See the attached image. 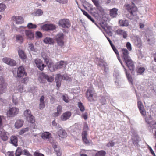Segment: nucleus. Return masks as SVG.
Here are the masks:
<instances>
[{
	"instance_id": "obj_4",
	"label": "nucleus",
	"mask_w": 156,
	"mask_h": 156,
	"mask_svg": "<svg viewBox=\"0 0 156 156\" xmlns=\"http://www.w3.org/2000/svg\"><path fill=\"white\" fill-rule=\"evenodd\" d=\"M41 56L44 60V62L48 66L50 70L51 71H53V63L52 60L49 58V57L46 55L44 53H42Z\"/></svg>"
},
{
	"instance_id": "obj_9",
	"label": "nucleus",
	"mask_w": 156,
	"mask_h": 156,
	"mask_svg": "<svg viewBox=\"0 0 156 156\" xmlns=\"http://www.w3.org/2000/svg\"><path fill=\"white\" fill-rule=\"evenodd\" d=\"M64 35L62 33H59L56 36V40L58 44L61 47L64 44Z\"/></svg>"
},
{
	"instance_id": "obj_3",
	"label": "nucleus",
	"mask_w": 156,
	"mask_h": 156,
	"mask_svg": "<svg viewBox=\"0 0 156 156\" xmlns=\"http://www.w3.org/2000/svg\"><path fill=\"white\" fill-rule=\"evenodd\" d=\"M24 115L26 117L27 120L29 122L33 124L32 128L34 129L35 128L36 125L34 123L35 122L34 117L31 114L30 110L27 109L24 112Z\"/></svg>"
},
{
	"instance_id": "obj_37",
	"label": "nucleus",
	"mask_w": 156,
	"mask_h": 156,
	"mask_svg": "<svg viewBox=\"0 0 156 156\" xmlns=\"http://www.w3.org/2000/svg\"><path fill=\"white\" fill-rule=\"evenodd\" d=\"M43 41L46 44H53L54 43V40L51 38L46 37L43 40Z\"/></svg>"
},
{
	"instance_id": "obj_48",
	"label": "nucleus",
	"mask_w": 156,
	"mask_h": 156,
	"mask_svg": "<svg viewBox=\"0 0 156 156\" xmlns=\"http://www.w3.org/2000/svg\"><path fill=\"white\" fill-rule=\"evenodd\" d=\"M26 27L24 26H20V27L17 28L16 30L19 32L21 33L23 31H25L24 29Z\"/></svg>"
},
{
	"instance_id": "obj_42",
	"label": "nucleus",
	"mask_w": 156,
	"mask_h": 156,
	"mask_svg": "<svg viewBox=\"0 0 156 156\" xmlns=\"http://www.w3.org/2000/svg\"><path fill=\"white\" fill-rule=\"evenodd\" d=\"M112 49L114 51V52L116 54L117 56L118 57V58L119 57V51H118L117 49L116 48L115 46L113 45V44H111V45Z\"/></svg>"
},
{
	"instance_id": "obj_40",
	"label": "nucleus",
	"mask_w": 156,
	"mask_h": 156,
	"mask_svg": "<svg viewBox=\"0 0 156 156\" xmlns=\"http://www.w3.org/2000/svg\"><path fill=\"white\" fill-rule=\"evenodd\" d=\"M135 44L136 46L138 48H140L142 46V43L140 38H138L135 41Z\"/></svg>"
},
{
	"instance_id": "obj_55",
	"label": "nucleus",
	"mask_w": 156,
	"mask_h": 156,
	"mask_svg": "<svg viewBox=\"0 0 156 156\" xmlns=\"http://www.w3.org/2000/svg\"><path fill=\"white\" fill-rule=\"evenodd\" d=\"M29 47L31 51H35V50L34 48V45L32 43H30L29 44Z\"/></svg>"
},
{
	"instance_id": "obj_11",
	"label": "nucleus",
	"mask_w": 156,
	"mask_h": 156,
	"mask_svg": "<svg viewBox=\"0 0 156 156\" xmlns=\"http://www.w3.org/2000/svg\"><path fill=\"white\" fill-rule=\"evenodd\" d=\"M2 61L3 62L11 66H15L16 64L15 60L9 58H4L2 59Z\"/></svg>"
},
{
	"instance_id": "obj_18",
	"label": "nucleus",
	"mask_w": 156,
	"mask_h": 156,
	"mask_svg": "<svg viewBox=\"0 0 156 156\" xmlns=\"http://www.w3.org/2000/svg\"><path fill=\"white\" fill-rule=\"evenodd\" d=\"M63 77L60 74L56 75L55 77V80L56 83V86L58 88L61 86V82L62 80Z\"/></svg>"
},
{
	"instance_id": "obj_64",
	"label": "nucleus",
	"mask_w": 156,
	"mask_h": 156,
	"mask_svg": "<svg viewBox=\"0 0 156 156\" xmlns=\"http://www.w3.org/2000/svg\"><path fill=\"white\" fill-rule=\"evenodd\" d=\"M151 55L154 58V62H156V52L155 53H152Z\"/></svg>"
},
{
	"instance_id": "obj_38",
	"label": "nucleus",
	"mask_w": 156,
	"mask_h": 156,
	"mask_svg": "<svg viewBox=\"0 0 156 156\" xmlns=\"http://www.w3.org/2000/svg\"><path fill=\"white\" fill-rule=\"evenodd\" d=\"M125 69V73L126 74V77L128 79V80L129 82H130L132 84H133V81L132 77L130 75V74L128 73H127V70L126 69Z\"/></svg>"
},
{
	"instance_id": "obj_2",
	"label": "nucleus",
	"mask_w": 156,
	"mask_h": 156,
	"mask_svg": "<svg viewBox=\"0 0 156 156\" xmlns=\"http://www.w3.org/2000/svg\"><path fill=\"white\" fill-rule=\"evenodd\" d=\"M89 130V128L87 124L86 123H85L84 124L81 136L83 142L86 144H89L90 143V140L87 137V132Z\"/></svg>"
},
{
	"instance_id": "obj_17",
	"label": "nucleus",
	"mask_w": 156,
	"mask_h": 156,
	"mask_svg": "<svg viewBox=\"0 0 156 156\" xmlns=\"http://www.w3.org/2000/svg\"><path fill=\"white\" fill-rule=\"evenodd\" d=\"M42 29L44 30H55L56 27L55 25L52 24H46L43 25L42 27Z\"/></svg>"
},
{
	"instance_id": "obj_20",
	"label": "nucleus",
	"mask_w": 156,
	"mask_h": 156,
	"mask_svg": "<svg viewBox=\"0 0 156 156\" xmlns=\"http://www.w3.org/2000/svg\"><path fill=\"white\" fill-rule=\"evenodd\" d=\"M71 115L70 112H66L63 113L61 116V119L62 121H66L68 119Z\"/></svg>"
},
{
	"instance_id": "obj_39",
	"label": "nucleus",
	"mask_w": 156,
	"mask_h": 156,
	"mask_svg": "<svg viewBox=\"0 0 156 156\" xmlns=\"http://www.w3.org/2000/svg\"><path fill=\"white\" fill-rule=\"evenodd\" d=\"M77 105L80 108V110L82 112H83L85 110L84 106L83 104L80 102L78 103Z\"/></svg>"
},
{
	"instance_id": "obj_41",
	"label": "nucleus",
	"mask_w": 156,
	"mask_h": 156,
	"mask_svg": "<svg viewBox=\"0 0 156 156\" xmlns=\"http://www.w3.org/2000/svg\"><path fill=\"white\" fill-rule=\"evenodd\" d=\"M22 150L20 147H18L17 149L16 152V156H20L22 153Z\"/></svg>"
},
{
	"instance_id": "obj_28",
	"label": "nucleus",
	"mask_w": 156,
	"mask_h": 156,
	"mask_svg": "<svg viewBox=\"0 0 156 156\" xmlns=\"http://www.w3.org/2000/svg\"><path fill=\"white\" fill-rule=\"evenodd\" d=\"M18 52L19 57L22 60H24L26 59V55L23 50L19 49L18 50Z\"/></svg>"
},
{
	"instance_id": "obj_51",
	"label": "nucleus",
	"mask_w": 156,
	"mask_h": 156,
	"mask_svg": "<svg viewBox=\"0 0 156 156\" xmlns=\"http://www.w3.org/2000/svg\"><path fill=\"white\" fill-rule=\"evenodd\" d=\"M23 154L27 156H32V155L30 154L29 152L27 149H24L23 151Z\"/></svg>"
},
{
	"instance_id": "obj_44",
	"label": "nucleus",
	"mask_w": 156,
	"mask_h": 156,
	"mask_svg": "<svg viewBox=\"0 0 156 156\" xmlns=\"http://www.w3.org/2000/svg\"><path fill=\"white\" fill-rule=\"evenodd\" d=\"M99 100L100 102L102 105H104L106 104V100L105 97L103 96H101Z\"/></svg>"
},
{
	"instance_id": "obj_16",
	"label": "nucleus",
	"mask_w": 156,
	"mask_h": 156,
	"mask_svg": "<svg viewBox=\"0 0 156 156\" xmlns=\"http://www.w3.org/2000/svg\"><path fill=\"white\" fill-rule=\"evenodd\" d=\"M145 121L149 125V126L152 128V129H156V122H155L153 124V126L152 125L151 123H153V121H152V117L150 116L148 118H146L145 119Z\"/></svg>"
},
{
	"instance_id": "obj_49",
	"label": "nucleus",
	"mask_w": 156,
	"mask_h": 156,
	"mask_svg": "<svg viewBox=\"0 0 156 156\" xmlns=\"http://www.w3.org/2000/svg\"><path fill=\"white\" fill-rule=\"evenodd\" d=\"M35 13L36 15L40 16L42 15L43 12L41 9H38L36 11Z\"/></svg>"
},
{
	"instance_id": "obj_58",
	"label": "nucleus",
	"mask_w": 156,
	"mask_h": 156,
	"mask_svg": "<svg viewBox=\"0 0 156 156\" xmlns=\"http://www.w3.org/2000/svg\"><path fill=\"white\" fill-rule=\"evenodd\" d=\"M57 2L62 4H66L67 3L68 0H56Z\"/></svg>"
},
{
	"instance_id": "obj_59",
	"label": "nucleus",
	"mask_w": 156,
	"mask_h": 156,
	"mask_svg": "<svg viewBox=\"0 0 156 156\" xmlns=\"http://www.w3.org/2000/svg\"><path fill=\"white\" fill-rule=\"evenodd\" d=\"M139 111L143 116H145L146 115V112L144 108L139 110Z\"/></svg>"
},
{
	"instance_id": "obj_25",
	"label": "nucleus",
	"mask_w": 156,
	"mask_h": 156,
	"mask_svg": "<svg viewBox=\"0 0 156 156\" xmlns=\"http://www.w3.org/2000/svg\"><path fill=\"white\" fill-rule=\"evenodd\" d=\"M40 78L41 80H42V78L45 79L49 82H51L54 80L52 76H48L43 73L41 74Z\"/></svg>"
},
{
	"instance_id": "obj_12",
	"label": "nucleus",
	"mask_w": 156,
	"mask_h": 156,
	"mask_svg": "<svg viewBox=\"0 0 156 156\" xmlns=\"http://www.w3.org/2000/svg\"><path fill=\"white\" fill-rule=\"evenodd\" d=\"M34 62L37 67L41 71L43 70L44 68L46 66L45 65L43 64L42 61L39 58L36 59Z\"/></svg>"
},
{
	"instance_id": "obj_46",
	"label": "nucleus",
	"mask_w": 156,
	"mask_h": 156,
	"mask_svg": "<svg viewBox=\"0 0 156 156\" xmlns=\"http://www.w3.org/2000/svg\"><path fill=\"white\" fill-rule=\"evenodd\" d=\"M145 70V69L144 67H140L137 70V72L138 73L141 74Z\"/></svg>"
},
{
	"instance_id": "obj_24",
	"label": "nucleus",
	"mask_w": 156,
	"mask_h": 156,
	"mask_svg": "<svg viewBox=\"0 0 156 156\" xmlns=\"http://www.w3.org/2000/svg\"><path fill=\"white\" fill-rule=\"evenodd\" d=\"M116 33L118 35H122L124 38H126L127 36V34L126 32L123 30L119 29L116 30Z\"/></svg>"
},
{
	"instance_id": "obj_53",
	"label": "nucleus",
	"mask_w": 156,
	"mask_h": 156,
	"mask_svg": "<svg viewBox=\"0 0 156 156\" xmlns=\"http://www.w3.org/2000/svg\"><path fill=\"white\" fill-rule=\"evenodd\" d=\"M126 47L127 49L129 51H131L132 50V47L131 44L129 42H128L126 43Z\"/></svg>"
},
{
	"instance_id": "obj_62",
	"label": "nucleus",
	"mask_w": 156,
	"mask_h": 156,
	"mask_svg": "<svg viewBox=\"0 0 156 156\" xmlns=\"http://www.w3.org/2000/svg\"><path fill=\"white\" fill-rule=\"evenodd\" d=\"M114 145V143L112 141L111 142H109L107 144V145L109 147V146L111 147H113Z\"/></svg>"
},
{
	"instance_id": "obj_47",
	"label": "nucleus",
	"mask_w": 156,
	"mask_h": 156,
	"mask_svg": "<svg viewBox=\"0 0 156 156\" xmlns=\"http://www.w3.org/2000/svg\"><path fill=\"white\" fill-rule=\"evenodd\" d=\"M137 106L139 110L144 108V106L142 102L140 101H138L137 102Z\"/></svg>"
},
{
	"instance_id": "obj_6",
	"label": "nucleus",
	"mask_w": 156,
	"mask_h": 156,
	"mask_svg": "<svg viewBox=\"0 0 156 156\" xmlns=\"http://www.w3.org/2000/svg\"><path fill=\"white\" fill-rule=\"evenodd\" d=\"M126 9L129 12L131 15L136 16L137 15V8L133 3L130 5L128 4L126 5Z\"/></svg>"
},
{
	"instance_id": "obj_35",
	"label": "nucleus",
	"mask_w": 156,
	"mask_h": 156,
	"mask_svg": "<svg viewBox=\"0 0 156 156\" xmlns=\"http://www.w3.org/2000/svg\"><path fill=\"white\" fill-rule=\"evenodd\" d=\"M81 11L82 12L83 14L87 17L90 20L94 23H95V21L94 19L92 18L91 16L87 13V12L84 10L81 9Z\"/></svg>"
},
{
	"instance_id": "obj_43",
	"label": "nucleus",
	"mask_w": 156,
	"mask_h": 156,
	"mask_svg": "<svg viewBox=\"0 0 156 156\" xmlns=\"http://www.w3.org/2000/svg\"><path fill=\"white\" fill-rule=\"evenodd\" d=\"M27 27L29 29H31L36 28L37 26L35 24H34L32 23H30L28 24Z\"/></svg>"
},
{
	"instance_id": "obj_10",
	"label": "nucleus",
	"mask_w": 156,
	"mask_h": 156,
	"mask_svg": "<svg viewBox=\"0 0 156 156\" xmlns=\"http://www.w3.org/2000/svg\"><path fill=\"white\" fill-rule=\"evenodd\" d=\"M68 63V62L67 61H64L62 60L60 61L57 62L56 64L54 65L53 67L54 69L53 71L62 68L64 66H66Z\"/></svg>"
},
{
	"instance_id": "obj_57",
	"label": "nucleus",
	"mask_w": 156,
	"mask_h": 156,
	"mask_svg": "<svg viewBox=\"0 0 156 156\" xmlns=\"http://www.w3.org/2000/svg\"><path fill=\"white\" fill-rule=\"evenodd\" d=\"M13 102L15 105H16L18 103V99L16 98H14L13 96L12 98Z\"/></svg>"
},
{
	"instance_id": "obj_7",
	"label": "nucleus",
	"mask_w": 156,
	"mask_h": 156,
	"mask_svg": "<svg viewBox=\"0 0 156 156\" xmlns=\"http://www.w3.org/2000/svg\"><path fill=\"white\" fill-rule=\"evenodd\" d=\"M7 84L2 77H0V94L5 92L7 90Z\"/></svg>"
},
{
	"instance_id": "obj_1",
	"label": "nucleus",
	"mask_w": 156,
	"mask_h": 156,
	"mask_svg": "<svg viewBox=\"0 0 156 156\" xmlns=\"http://www.w3.org/2000/svg\"><path fill=\"white\" fill-rule=\"evenodd\" d=\"M86 96L87 99L90 102L94 101L95 98L98 97L94 89L93 88L88 89L87 90Z\"/></svg>"
},
{
	"instance_id": "obj_33",
	"label": "nucleus",
	"mask_w": 156,
	"mask_h": 156,
	"mask_svg": "<svg viewBox=\"0 0 156 156\" xmlns=\"http://www.w3.org/2000/svg\"><path fill=\"white\" fill-rule=\"evenodd\" d=\"M16 41L19 43H22L24 41V38L23 36L21 35L18 34L16 36Z\"/></svg>"
},
{
	"instance_id": "obj_14",
	"label": "nucleus",
	"mask_w": 156,
	"mask_h": 156,
	"mask_svg": "<svg viewBox=\"0 0 156 156\" xmlns=\"http://www.w3.org/2000/svg\"><path fill=\"white\" fill-rule=\"evenodd\" d=\"M127 66L130 70L133 71L134 69V65L133 62L130 59L125 61Z\"/></svg>"
},
{
	"instance_id": "obj_23",
	"label": "nucleus",
	"mask_w": 156,
	"mask_h": 156,
	"mask_svg": "<svg viewBox=\"0 0 156 156\" xmlns=\"http://www.w3.org/2000/svg\"><path fill=\"white\" fill-rule=\"evenodd\" d=\"M12 18L13 20L16 21V24H21L24 22V19L21 16H13Z\"/></svg>"
},
{
	"instance_id": "obj_30",
	"label": "nucleus",
	"mask_w": 156,
	"mask_h": 156,
	"mask_svg": "<svg viewBox=\"0 0 156 156\" xmlns=\"http://www.w3.org/2000/svg\"><path fill=\"white\" fill-rule=\"evenodd\" d=\"M62 111V107L60 105L58 106L57 108V112L53 114V116L54 117L58 116L61 113Z\"/></svg>"
},
{
	"instance_id": "obj_60",
	"label": "nucleus",
	"mask_w": 156,
	"mask_h": 156,
	"mask_svg": "<svg viewBox=\"0 0 156 156\" xmlns=\"http://www.w3.org/2000/svg\"><path fill=\"white\" fill-rule=\"evenodd\" d=\"M36 36H38L39 38H40L42 36V34L40 32H36Z\"/></svg>"
},
{
	"instance_id": "obj_61",
	"label": "nucleus",
	"mask_w": 156,
	"mask_h": 156,
	"mask_svg": "<svg viewBox=\"0 0 156 156\" xmlns=\"http://www.w3.org/2000/svg\"><path fill=\"white\" fill-rule=\"evenodd\" d=\"M34 155V156H44L43 154L37 152H35Z\"/></svg>"
},
{
	"instance_id": "obj_21",
	"label": "nucleus",
	"mask_w": 156,
	"mask_h": 156,
	"mask_svg": "<svg viewBox=\"0 0 156 156\" xmlns=\"http://www.w3.org/2000/svg\"><path fill=\"white\" fill-rule=\"evenodd\" d=\"M57 134L59 137L62 138L66 137L67 135L65 130L62 128L58 131Z\"/></svg>"
},
{
	"instance_id": "obj_26",
	"label": "nucleus",
	"mask_w": 156,
	"mask_h": 156,
	"mask_svg": "<svg viewBox=\"0 0 156 156\" xmlns=\"http://www.w3.org/2000/svg\"><path fill=\"white\" fill-rule=\"evenodd\" d=\"M24 121L22 119H18L16 122L15 124V127L17 129H19L23 125Z\"/></svg>"
},
{
	"instance_id": "obj_45",
	"label": "nucleus",
	"mask_w": 156,
	"mask_h": 156,
	"mask_svg": "<svg viewBox=\"0 0 156 156\" xmlns=\"http://www.w3.org/2000/svg\"><path fill=\"white\" fill-rule=\"evenodd\" d=\"M29 128L28 127L22 129L19 132V134L22 135L28 131Z\"/></svg>"
},
{
	"instance_id": "obj_22",
	"label": "nucleus",
	"mask_w": 156,
	"mask_h": 156,
	"mask_svg": "<svg viewBox=\"0 0 156 156\" xmlns=\"http://www.w3.org/2000/svg\"><path fill=\"white\" fill-rule=\"evenodd\" d=\"M25 74V69L23 67L20 66L18 68L17 71V76L18 77H22Z\"/></svg>"
},
{
	"instance_id": "obj_63",
	"label": "nucleus",
	"mask_w": 156,
	"mask_h": 156,
	"mask_svg": "<svg viewBox=\"0 0 156 156\" xmlns=\"http://www.w3.org/2000/svg\"><path fill=\"white\" fill-rule=\"evenodd\" d=\"M149 149L150 151V152L151 153V154L154 156H156L155 153H154V151H153V150H152V148L151 147H149Z\"/></svg>"
},
{
	"instance_id": "obj_15",
	"label": "nucleus",
	"mask_w": 156,
	"mask_h": 156,
	"mask_svg": "<svg viewBox=\"0 0 156 156\" xmlns=\"http://www.w3.org/2000/svg\"><path fill=\"white\" fill-rule=\"evenodd\" d=\"M1 133H0V137L2 140L4 141H6L8 139V133L4 130L2 129H0Z\"/></svg>"
},
{
	"instance_id": "obj_29",
	"label": "nucleus",
	"mask_w": 156,
	"mask_h": 156,
	"mask_svg": "<svg viewBox=\"0 0 156 156\" xmlns=\"http://www.w3.org/2000/svg\"><path fill=\"white\" fill-rule=\"evenodd\" d=\"M119 26L121 27H127L129 26V23L128 20H121L119 21Z\"/></svg>"
},
{
	"instance_id": "obj_56",
	"label": "nucleus",
	"mask_w": 156,
	"mask_h": 156,
	"mask_svg": "<svg viewBox=\"0 0 156 156\" xmlns=\"http://www.w3.org/2000/svg\"><path fill=\"white\" fill-rule=\"evenodd\" d=\"M92 1L96 7H98L99 6V4L98 0H92Z\"/></svg>"
},
{
	"instance_id": "obj_19",
	"label": "nucleus",
	"mask_w": 156,
	"mask_h": 156,
	"mask_svg": "<svg viewBox=\"0 0 156 156\" xmlns=\"http://www.w3.org/2000/svg\"><path fill=\"white\" fill-rule=\"evenodd\" d=\"M25 35L28 39H31L34 37V34L32 31L30 30H25L24 31Z\"/></svg>"
},
{
	"instance_id": "obj_8",
	"label": "nucleus",
	"mask_w": 156,
	"mask_h": 156,
	"mask_svg": "<svg viewBox=\"0 0 156 156\" xmlns=\"http://www.w3.org/2000/svg\"><path fill=\"white\" fill-rule=\"evenodd\" d=\"M59 25L64 28H68L70 26V21L67 19L60 20L59 21Z\"/></svg>"
},
{
	"instance_id": "obj_31",
	"label": "nucleus",
	"mask_w": 156,
	"mask_h": 156,
	"mask_svg": "<svg viewBox=\"0 0 156 156\" xmlns=\"http://www.w3.org/2000/svg\"><path fill=\"white\" fill-rule=\"evenodd\" d=\"M10 140L11 143L14 146H17L18 145V139L15 136H12L11 137Z\"/></svg>"
},
{
	"instance_id": "obj_50",
	"label": "nucleus",
	"mask_w": 156,
	"mask_h": 156,
	"mask_svg": "<svg viewBox=\"0 0 156 156\" xmlns=\"http://www.w3.org/2000/svg\"><path fill=\"white\" fill-rule=\"evenodd\" d=\"M55 151L56 153L57 156H61L62 152L60 147L57 149V150H55Z\"/></svg>"
},
{
	"instance_id": "obj_5",
	"label": "nucleus",
	"mask_w": 156,
	"mask_h": 156,
	"mask_svg": "<svg viewBox=\"0 0 156 156\" xmlns=\"http://www.w3.org/2000/svg\"><path fill=\"white\" fill-rule=\"evenodd\" d=\"M19 112V109L16 107L9 108L7 111L6 114L7 117H12L16 115Z\"/></svg>"
},
{
	"instance_id": "obj_54",
	"label": "nucleus",
	"mask_w": 156,
	"mask_h": 156,
	"mask_svg": "<svg viewBox=\"0 0 156 156\" xmlns=\"http://www.w3.org/2000/svg\"><path fill=\"white\" fill-rule=\"evenodd\" d=\"M62 99L66 103H68L69 101V98L66 95H63L62 96Z\"/></svg>"
},
{
	"instance_id": "obj_13",
	"label": "nucleus",
	"mask_w": 156,
	"mask_h": 156,
	"mask_svg": "<svg viewBox=\"0 0 156 156\" xmlns=\"http://www.w3.org/2000/svg\"><path fill=\"white\" fill-rule=\"evenodd\" d=\"M121 51L122 53L121 57L124 61L130 58L129 56L128 51L126 49H122Z\"/></svg>"
},
{
	"instance_id": "obj_52",
	"label": "nucleus",
	"mask_w": 156,
	"mask_h": 156,
	"mask_svg": "<svg viewBox=\"0 0 156 156\" xmlns=\"http://www.w3.org/2000/svg\"><path fill=\"white\" fill-rule=\"evenodd\" d=\"M6 8L5 5L3 4H0V12L4 11Z\"/></svg>"
},
{
	"instance_id": "obj_36",
	"label": "nucleus",
	"mask_w": 156,
	"mask_h": 156,
	"mask_svg": "<svg viewBox=\"0 0 156 156\" xmlns=\"http://www.w3.org/2000/svg\"><path fill=\"white\" fill-rule=\"evenodd\" d=\"M106 153L104 150L98 151L95 153V156H106Z\"/></svg>"
},
{
	"instance_id": "obj_27",
	"label": "nucleus",
	"mask_w": 156,
	"mask_h": 156,
	"mask_svg": "<svg viewBox=\"0 0 156 156\" xmlns=\"http://www.w3.org/2000/svg\"><path fill=\"white\" fill-rule=\"evenodd\" d=\"M118 9L115 8L111 9L110 11V15L112 18H113L116 17L117 15Z\"/></svg>"
},
{
	"instance_id": "obj_34",
	"label": "nucleus",
	"mask_w": 156,
	"mask_h": 156,
	"mask_svg": "<svg viewBox=\"0 0 156 156\" xmlns=\"http://www.w3.org/2000/svg\"><path fill=\"white\" fill-rule=\"evenodd\" d=\"M51 134L49 132H44L41 135V137L43 139H49L50 137Z\"/></svg>"
},
{
	"instance_id": "obj_32",
	"label": "nucleus",
	"mask_w": 156,
	"mask_h": 156,
	"mask_svg": "<svg viewBox=\"0 0 156 156\" xmlns=\"http://www.w3.org/2000/svg\"><path fill=\"white\" fill-rule=\"evenodd\" d=\"M44 96H42L40 98L39 104L40 109H43L45 107V102L44 101Z\"/></svg>"
}]
</instances>
